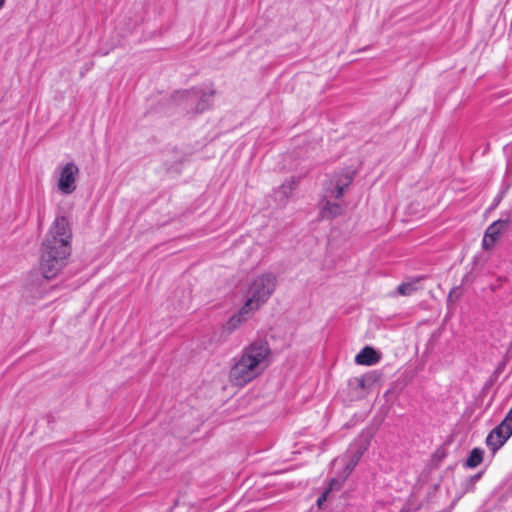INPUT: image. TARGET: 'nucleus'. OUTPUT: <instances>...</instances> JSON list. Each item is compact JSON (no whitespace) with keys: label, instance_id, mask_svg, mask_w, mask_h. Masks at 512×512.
<instances>
[{"label":"nucleus","instance_id":"nucleus-17","mask_svg":"<svg viewBox=\"0 0 512 512\" xmlns=\"http://www.w3.org/2000/svg\"><path fill=\"white\" fill-rule=\"evenodd\" d=\"M347 456L349 457V460L345 465V472L349 475L355 469L361 458H358L353 454H347Z\"/></svg>","mask_w":512,"mask_h":512},{"label":"nucleus","instance_id":"nucleus-23","mask_svg":"<svg viewBox=\"0 0 512 512\" xmlns=\"http://www.w3.org/2000/svg\"><path fill=\"white\" fill-rule=\"evenodd\" d=\"M490 243H491L490 239H487V248L486 249H489L493 246V245H490Z\"/></svg>","mask_w":512,"mask_h":512},{"label":"nucleus","instance_id":"nucleus-13","mask_svg":"<svg viewBox=\"0 0 512 512\" xmlns=\"http://www.w3.org/2000/svg\"><path fill=\"white\" fill-rule=\"evenodd\" d=\"M375 382V378L372 374H365L359 377H354L349 381V386L359 388V389H367Z\"/></svg>","mask_w":512,"mask_h":512},{"label":"nucleus","instance_id":"nucleus-19","mask_svg":"<svg viewBox=\"0 0 512 512\" xmlns=\"http://www.w3.org/2000/svg\"><path fill=\"white\" fill-rule=\"evenodd\" d=\"M329 495V491L324 490L323 493L318 497L317 499V506L321 507L323 503L327 500V497Z\"/></svg>","mask_w":512,"mask_h":512},{"label":"nucleus","instance_id":"nucleus-12","mask_svg":"<svg viewBox=\"0 0 512 512\" xmlns=\"http://www.w3.org/2000/svg\"><path fill=\"white\" fill-rule=\"evenodd\" d=\"M484 450L479 447L473 448L467 457L464 466L467 468H476L483 461Z\"/></svg>","mask_w":512,"mask_h":512},{"label":"nucleus","instance_id":"nucleus-7","mask_svg":"<svg viewBox=\"0 0 512 512\" xmlns=\"http://www.w3.org/2000/svg\"><path fill=\"white\" fill-rule=\"evenodd\" d=\"M511 436L512 429L507 426L506 422L501 421L488 433L485 443L492 455H495Z\"/></svg>","mask_w":512,"mask_h":512},{"label":"nucleus","instance_id":"nucleus-21","mask_svg":"<svg viewBox=\"0 0 512 512\" xmlns=\"http://www.w3.org/2000/svg\"><path fill=\"white\" fill-rule=\"evenodd\" d=\"M501 199H502V194L497 195L493 201L492 208H495L500 203Z\"/></svg>","mask_w":512,"mask_h":512},{"label":"nucleus","instance_id":"nucleus-18","mask_svg":"<svg viewBox=\"0 0 512 512\" xmlns=\"http://www.w3.org/2000/svg\"><path fill=\"white\" fill-rule=\"evenodd\" d=\"M344 480H338L336 478H332L329 482L328 487L325 489L326 491H329V493L334 489H339L342 485Z\"/></svg>","mask_w":512,"mask_h":512},{"label":"nucleus","instance_id":"nucleus-10","mask_svg":"<svg viewBox=\"0 0 512 512\" xmlns=\"http://www.w3.org/2000/svg\"><path fill=\"white\" fill-rule=\"evenodd\" d=\"M509 225V219H498L490 224L484 234L483 247L487 248V239H490V245H494L498 237Z\"/></svg>","mask_w":512,"mask_h":512},{"label":"nucleus","instance_id":"nucleus-6","mask_svg":"<svg viewBox=\"0 0 512 512\" xmlns=\"http://www.w3.org/2000/svg\"><path fill=\"white\" fill-rule=\"evenodd\" d=\"M79 175V168L73 162H67L60 167L57 182L58 190L65 195H70L76 190V181Z\"/></svg>","mask_w":512,"mask_h":512},{"label":"nucleus","instance_id":"nucleus-1","mask_svg":"<svg viewBox=\"0 0 512 512\" xmlns=\"http://www.w3.org/2000/svg\"><path fill=\"white\" fill-rule=\"evenodd\" d=\"M72 230L68 219L57 216L50 226L42 244L40 271L45 279L55 278L67 265L71 255Z\"/></svg>","mask_w":512,"mask_h":512},{"label":"nucleus","instance_id":"nucleus-5","mask_svg":"<svg viewBox=\"0 0 512 512\" xmlns=\"http://www.w3.org/2000/svg\"><path fill=\"white\" fill-rule=\"evenodd\" d=\"M214 94L213 90L204 91L199 88H191L179 92V98L187 109L195 113H202L212 106Z\"/></svg>","mask_w":512,"mask_h":512},{"label":"nucleus","instance_id":"nucleus-4","mask_svg":"<svg viewBox=\"0 0 512 512\" xmlns=\"http://www.w3.org/2000/svg\"><path fill=\"white\" fill-rule=\"evenodd\" d=\"M277 286V277L271 272L262 273L256 276L249 285L248 295L245 304L254 311L265 304L274 293Z\"/></svg>","mask_w":512,"mask_h":512},{"label":"nucleus","instance_id":"nucleus-2","mask_svg":"<svg viewBox=\"0 0 512 512\" xmlns=\"http://www.w3.org/2000/svg\"><path fill=\"white\" fill-rule=\"evenodd\" d=\"M271 349L262 339L252 341L231 359L228 378L233 386L244 387L261 376L269 365Z\"/></svg>","mask_w":512,"mask_h":512},{"label":"nucleus","instance_id":"nucleus-16","mask_svg":"<svg viewBox=\"0 0 512 512\" xmlns=\"http://www.w3.org/2000/svg\"><path fill=\"white\" fill-rule=\"evenodd\" d=\"M419 280L420 279H417L416 281H413V282H403V283H401L398 286V288H397L398 293L400 295H404V296H408V295L413 294L417 290L416 283Z\"/></svg>","mask_w":512,"mask_h":512},{"label":"nucleus","instance_id":"nucleus-22","mask_svg":"<svg viewBox=\"0 0 512 512\" xmlns=\"http://www.w3.org/2000/svg\"><path fill=\"white\" fill-rule=\"evenodd\" d=\"M6 0H0V10H2L5 6Z\"/></svg>","mask_w":512,"mask_h":512},{"label":"nucleus","instance_id":"nucleus-20","mask_svg":"<svg viewBox=\"0 0 512 512\" xmlns=\"http://www.w3.org/2000/svg\"><path fill=\"white\" fill-rule=\"evenodd\" d=\"M502 422H506L507 426L512 429V408L508 411L505 418L502 420Z\"/></svg>","mask_w":512,"mask_h":512},{"label":"nucleus","instance_id":"nucleus-3","mask_svg":"<svg viewBox=\"0 0 512 512\" xmlns=\"http://www.w3.org/2000/svg\"><path fill=\"white\" fill-rule=\"evenodd\" d=\"M353 173L344 172L337 175L331 180L333 188H326L325 195L320 200L319 215L321 219L331 220L344 212V207L340 203L331 202V198L340 199L344 195V191L353 182Z\"/></svg>","mask_w":512,"mask_h":512},{"label":"nucleus","instance_id":"nucleus-9","mask_svg":"<svg viewBox=\"0 0 512 512\" xmlns=\"http://www.w3.org/2000/svg\"><path fill=\"white\" fill-rule=\"evenodd\" d=\"M253 312L254 310L251 307H247L244 303L238 312L232 315L224 324V331L228 334L233 333L244 321L250 318Z\"/></svg>","mask_w":512,"mask_h":512},{"label":"nucleus","instance_id":"nucleus-8","mask_svg":"<svg viewBox=\"0 0 512 512\" xmlns=\"http://www.w3.org/2000/svg\"><path fill=\"white\" fill-rule=\"evenodd\" d=\"M373 434L370 430H363L350 444L347 454L361 458L371 444Z\"/></svg>","mask_w":512,"mask_h":512},{"label":"nucleus","instance_id":"nucleus-14","mask_svg":"<svg viewBox=\"0 0 512 512\" xmlns=\"http://www.w3.org/2000/svg\"><path fill=\"white\" fill-rule=\"evenodd\" d=\"M482 475L483 472H478L474 475L467 477L465 481L461 484L460 496H463L468 492H473L475 490L476 483L481 479Z\"/></svg>","mask_w":512,"mask_h":512},{"label":"nucleus","instance_id":"nucleus-11","mask_svg":"<svg viewBox=\"0 0 512 512\" xmlns=\"http://www.w3.org/2000/svg\"><path fill=\"white\" fill-rule=\"evenodd\" d=\"M380 357L373 347H364L355 357V362L360 365L371 366L379 361Z\"/></svg>","mask_w":512,"mask_h":512},{"label":"nucleus","instance_id":"nucleus-15","mask_svg":"<svg viewBox=\"0 0 512 512\" xmlns=\"http://www.w3.org/2000/svg\"><path fill=\"white\" fill-rule=\"evenodd\" d=\"M297 183V180L294 177H291L280 186L278 193H281L284 198H288L296 188Z\"/></svg>","mask_w":512,"mask_h":512}]
</instances>
